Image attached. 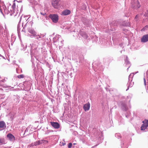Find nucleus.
<instances>
[{
	"label": "nucleus",
	"instance_id": "1",
	"mask_svg": "<svg viewBox=\"0 0 148 148\" xmlns=\"http://www.w3.org/2000/svg\"><path fill=\"white\" fill-rule=\"evenodd\" d=\"M28 31L35 37H36V39H39V38H42L41 40H42L43 39L42 38L45 36L44 34H37L36 32L33 29H29L28 30Z\"/></svg>",
	"mask_w": 148,
	"mask_h": 148
},
{
	"label": "nucleus",
	"instance_id": "2",
	"mask_svg": "<svg viewBox=\"0 0 148 148\" xmlns=\"http://www.w3.org/2000/svg\"><path fill=\"white\" fill-rule=\"evenodd\" d=\"M3 10L5 13V14H8L9 13H10V15H12V14L14 13L16 11V10L12 9L11 8H8V10L6 9V8L5 6H3Z\"/></svg>",
	"mask_w": 148,
	"mask_h": 148
},
{
	"label": "nucleus",
	"instance_id": "3",
	"mask_svg": "<svg viewBox=\"0 0 148 148\" xmlns=\"http://www.w3.org/2000/svg\"><path fill=\"white\" fill-rule=\"evenodd\" d=\"M131 5L132 7L136 9H137L140 7V5L137 0H134L132 1L131 2Z\"/></svg>",
	"mask_w": 148,
	"mask_h": 148
},
{
	"label": "nucleus",
	"instance_id": "4",
	"mask_svg": "<svg viewBox=\"0 0 148 148\" xmlns=\"http://www.w3.org/2000/svg\"><path fill=\"white\" fill-rule=\"evenodd\" d=\"M142 122L143 124L140 127V129L142 131H144L148 127V119H145Z\"/></svg>",
	"mask_w": 148,
	"mask_h": 148
},
{
	"label": "nucleus",
	"instance_id": "5",
	"mask_svg": "<svg viewBox=\"0 0 148 148\" xmlns=\"http://www.w3.org/2000/svg\"><path fill=\"white\" fill-rule=\"evenodd\" d=\"M60 4V0H53L52 2V6L55 8H58Z\"/></svg>",
	"mask_w": 148,
	"mask_h": 148
},
{
	"label": "nucleus",
	"instance_id": "6",
	"mask_svg": "<svg viewBox=\"0 0 148 148\" xmlns=\"http://www.w3.org/2000/svg\"><path fill=\"white\" fill-rule=\"evenodd\" d=\"M134 75V73H131L129 76V82L128 84H129V85L128 86V88L126 89V90L127 91L129 88V87H132L133 84V82L132 83V78Z\"/></svg>",
	"mask_w": 148,
	"mask_h": 148
},
{
	"label": "nucleus",
	"instance_id": "7",
	"mask_svg": "<svg viewBox=\"0 0 148 148\" xmlns=\"http://www.w3.org/2000/svg\"><path fill=\"white\" fill-rule=\"evenodd\" d=\"M49 17L51 19L53 22L55 23L58 22V16L57 14H50Z\"/></svg>",
	"mask_w": 148,
	"mask_h": 148
},
{
	"label": "nucleus",
	"instance_id": "8",
	"mask_svg": "<svg viewBox=\"0 0 148 148\" xmlns=\"http://www.w3.org/2000/svg\"><path fill=\"white\" fill-rule=\"evenodd\" d=\"M29 18L30 17H28L27 16H22L21 17L19 22H21V21H22V26H23V24L24 23H25L26 21H27L29 19Z\"/></svg>",
	"mask_w": 148,
	"mask_h": 148
},
{
	"label": "nucleus",
	"instance_id": "9",
	"mask_svg": "<svg viewBox=\"0 0 148 148\" xmlns=\"http://www.w3.org/2000/svg\"><path fill=\"white\" fill-rule=\"evenodd\" d=\"M53 41L54 42H56L57 41L58 42H62L63 40H62L60 36L57 35L53 38Z\"/></svg>",
	"mask_w": 148,
	"mask_h": 148
},
{
	"label": "nucleus",
	"instance_id": "10",
	"mask_svg": "<svg viewBox=\"0 0 148 148\" xmlns=\"http://www.w3.org/2000/svg\"><path fill=\"white\" fill-rule=\"evenodd\" d=\"M6 127L5 124L3 121H0V131L5 129Z\"/></svg>",
	"mask_w": 148,
	"mask_h": 148
},
{
	"label": "nucleus",
	"instance_id": "11",
	"mask_svg": "<svg viewBox=\"0 0 148 148\" xmlns=\"http://www.w3.org/2000/svg\"><path fill=\"white\" fill-rule=\"evenodd\" d=\"M90 107V104L88 102L87 103L85 104L83 107V108L85 112L88 111Z\"/></svg>",
	"mask_w": 148,
	"mask_h": 148
},
{
	"label": "nucleus",
	"instance_id": "12",
	"mask_svg": "<svg viewBox=\"0 0 148 148\" xmlns=\"http://www.w3.org/2000/svg\"><path fill=\"white\" fill-rule=\"evenodd\" d=\"M141 41L143 42H145L148 41V34L143 36L141 39Z\"/></svg>",
	"mask_w": 148,
	"mask_h": 148
},
{
	"label": "nucleus",
	"instance_id": "13",
	"mask_svg": "<svg viewBox=\"0 0 148 148\" xmlns=\"http://www.w3.org/2000/svg\"><path fill=\"white\" fill-rule=\"evenodd\" d=\"M125 64L128 67L127 70L128 71L129 68L130 67L131 65L130 62L128 61V58L127 56H126L125 58Z\"/></svg>",
	"mask_w": 148,
	"mask_h": 148
},
{
	"label": "nucleus",
	"instance_id": "14",
	"mask_svg": "<svg viewBox=\"0 0 148 148\" xmlns=\"http://www.w3.org/2000/svg\"><path fill=\"white\" fill-rule=\"evenodd\" d=\"M51 125L54 128L58 129L60 127L59 124L57 122H51Z\"/></svg>",
	"mask_w": 148,
	"mask_h": 148
},
{
	"label": "nucleus",
	"instance_id": "15",
	"mask_svg": "<svg viewBox=\"0 0 148 148\" xmlns=\"http://www.w3.org/2000/svg\"><path fill=\"white\" fill-rule=\"evenodd\" d=\"M71 12V11L69 10H66L62 11V13L63 15L66 16L69 14Z\"/></svg>",
	"mask_w": 148,
	"mask_h": 148
},
{
	"label": "nucleus",
	"instance_id": "16",
	"mask_svg": "<svg viewBox=\"0 0 148 148\" xmlns=\"http://www.w3.org/2000/svg\"><path fill=\"white\" fill-rule=\"evenodd\" d=\"M7 137L11 141H14L15 140L14 136L11 134H9L7 135Z\"/></svg>",
	"mask_w": 148,
	"mask_h": 148
},
{
	"label": "nucleus",
	"instance_id": "17",
	"mask_svg": "<svg viewBox=\"0 0 148 148\" xmlns=\"http://www.w3.org/2000/svg\"><path fill=\"white\" fill-rule=\"evenodd\" d=\"M120 25L123 26L127 27L129 26L130 25V23L129 22H127L126 21H125L121 22Z\"/></svg>",
	"mask_w": 148,
	"mask_h": 148
},
{
	"label": "nucleus",
	"instance_id": "18",
	"mask_svg": "<svg viewBox=\"0 0 148 148\" xmlns=\"http://www.w3.org/2000/svg\"><path fill=\"white\" fill-rule=\"evenodd\" d=\"M43 141L41 140L37 141L35 142L34 143V145L36 146L37 145H39L43 143Z\"/></svg>",
	"mask_w": 148,
	"mask_h": 148
},
{
	"label": "nucleus",
	"instance_id": "19",
	"mask_svg": "<svg viewBox=\"0 0 148 148\" xmlns=\"http://www.w3.org/2000/svg\"><path fill=\"white\" fill-rule=\"evenodd\" d=\"M101 132H95L94 134V137H96V138L100 137Z\"/></svg>",
	"mask_w": 148,
	"mask_h": 148
},
{
	"label": "nucleus",
	"instance_id": "20",
	"mask_svg": "<svg viewBox=\"0 0 148 148\" xmlns=\"http://www.w3.org/2000/svg\"><path fill=\"white\" fill-rule=\"evenodd\" d=\"M5 140L3 138H0V145H1L3 144H5Z\"/></svg>",
	"mask_w": 148,
	"mask_h": 148
},
{
	"label": "nucleus",
	"instance_id": "21",
	"mask_svg": "<svg viewBox=\"0 0 148 148\" xmlns=\"http://www.w3.org/2000/svg\"><path fill=\"white\" fill-rule=\"evenodd\" d=\"M34 44H32V46L31 47V55L32 56V55H33L34 53L33 52L34 49H35L37 47H35L34 48L33 46Z\"/></svg>",
	"mask_w": 148,
	"mask_h": 148
},
{
	"label": "nucleus",
	"instance_id": "22",
	"mask_svg": "<svg viewBox=\"0 0 148 148\" xmlns=\"http://www.w3.org/2000/svg\"><path fill=\"white\" fill-rule=\"evenodd\" d=\"M20 22H19L18 24V26H17V31L18 32H20L21 31V28H22V27H23V26H21L20 24Z\"/></svg>",
	"mask_w": 148,
	"mask_h": 148
},
{
	"label": "nucleus",
	"instance_id": "23",
	"mask_svg": "<svg viewBox=\"0 0 148 148\" xmlns=\"http://www.w3.org/2000/svg\"><path fill=\"white\" fill-rule=\"evenodd\" d=\"M29 19L27 21V23L25 24V25L26 26L27 25H28L29 24L31 26H32V24H33V22L32 21H29Z\"/></svg>",
	"mask_w": 148,
	"mask_h": 148
},
{
	"label": "nucleus",
	"instance_id": "24",
	"mask_svg": "<svg viewBox=\"0 0 148 148\" xmlns=\"http://www.w3.org/2000/svg\"><path fill=\"white\" fill-rule=\"evenodd\" d=\"M122 108L123 110H127V108L126 106V105L125 104H123L122 105Z\"/></svg>",
	"mask_w": 148,
	"mask_h": 148
},
{
	"label": "nucleus",
	"instance_id": "25",
	"mask_svg": "<svg viewBox=\"0 0 148 148\" xmlns=\"http://www.w3.org/2000/svg\"><path fill=\"white\" fill-rule=\"evenodd\" d=\"M82 35L85 39H86L88 38V36L85 32L82 33Z\"/></svg>",
	"mask_w": 148,
	"mask_h": 148
},
{
	"label": "nucleus",
	"instance_id": "26",
	"mask_svg": "<svg viewBox=\"0 0 148 148\" xmlns=\"http://www.w3.org/2000/svg\"><path fill=\"white\" fill-rule=\"evenodd\" d=\"M110 25H111V26H117V22L114 21L112 23H111L110 24Z\"/></svg>",
	"mask_w": 148,
	"mask_h": 148
},
{
	"label": "nucleus",
	"instance_id": "27",
	"mask_svg": "<svg viewBox=\"0 0 148 148\" xmlns=\"http://www.w3.org/2000/svg\"><path fill=\"white\" fill-rule=\"evenodd\" d=\"M115 136L118 139L121 138V137L120 134L119 133L116 134Z\"/></svg>",
	"mask_w": 148,
	"mask_h": 148
},
{
	"label": "nucleus",
	"instance_id": "28",
	"mask_svg": "<svg viewBox=\"0 0 148 148\" xmlns=\"http://www.w3.org/2000/svg\"><path fill=\"white\" fill-rule=\"evenodd\" d=\"M11 8L16 10V4L15 3H13V5L11 7Z\"/></svg>",
	"mask_w": 148,
	"mask_h": 148
},
{
	"label": "nucleus",
	"instance_id": "29",
	"mask_svg": "<svg viewBox=\"0 0 148 148\" xmlns=\"http://www.w3.org/2000/svg\"><path fill=\"white\" fill-rule=\"evenodd\" d=\"M24 77V76L23 75V74H22V75H18V76H17V77L18 78H23Z\"/></svg>",
	"mask_w": 148,
	"mask_h": 148
},
{
	"label": "nucleus",
	"instance_id": "30",
	"mask_svg": "<svg viewBox=\"0 0 148 148\" xmlns=\"http://www.w3.org/2000/svg\"><path fill=\"white\" fill-rule=\"evenodd\" d=\"M72 146V144L71 143H69L68 145V147L69 148H71Z\"/></svg>",
	"mask_w": 148,
	"mask_h": 148
},
{
	"label": "nucleus",
	"instance_id": "31",
	"mask_svg": "<svg viewBox=\"0 0 148 148\" xmlns=\"http://www.w3.org/2000/svg\"><path fill=\"white\" fill-rule=\"evenodd\" d=\"M27 47L26 46H25L24 48H23V49H21L22 50H23V51H24L25 50L26 48Z\"/></svg>",
	"mask_w": 148,
	"mask_h": 148
},
{
	"label": "nucleus",
	"instance_id": "32",
	"mask_svg": "<svg viewBox=\"0 0 148 148\" xmlns=\"http://www.w3.org/2000/svg\"><path fill=\"white\" fill-rule=\"evenodd\" d=\"M42 140L43 141V143H47L48 142V141L47 140Z\"/></svg>",
	"mask_w": 148,
	"mask_h": 148
},
{
	"label": "nucleus",
	"instance_id": "33",
	"mask_svg": "<svg viewBox=\"0 0 148 148\" xmlns=\"http://www.w3.org/2000/svg\"><path fill=\"white\" fill-rule=\"evenodd\" d=\"M3 84V82L2 81H0V86H2Z\"/></svg>",
	"mask_w": 148,
	"mask_h": 148
},
{
	"label": "nucleus",
	"instance_id": "34",
	"mask_svg": "<svg viewBox=\"0 0 148 148\" xmlns=\"http://www.w3.org/2000/svg\"><path fill=\"white\" fill-rule=\"evenodd\" d=\"M147 27V26H145V27H144V28H143L142 29H141V31H145V28H146V27Z\"/></svg>",
	"mask_w": 148,
	"mask_h": 148
},
{
	"label": "nucleus",
	"instance_id": "35",
	"mask_svg": "<svg viewBox=\"0 0 148 148\" xmlns=\"http://www.w3.org/2000/svg\"><path fill=\"white\" fill-rule=\"evenodd\" d=\"M40 13L41 15H43V16H45L46 14V13H43L40 12Z\"/></svg>",
	"mask_w": 148,
	"mask_h": 148
},
{
	"label": "nucleus",
	"instance_id": "36",
	"mask_svg": "<svg viewBox=\"0 0 148 148\" xmlns=\"http://www.w3.org/2000/svg\"><path fill=\"white\" fill-rule=\"evenodd\" d=\"M138 15H136L135 17V19L136 20L137 18H138Z\"/></svg>",
	"mask_w": 148,
	"mask_h": 148
},
{
	"label": "nucleus",
	"instance_id": "37",
	"mask_svg": "<svg viewBox=\"0 0 148 148\" xmlns=\"http://www.w3.org/2000/svg\"><path fill=\"white\" fill-rule=\"evenodd\" d=\"M130 14H129L128 13V14H125V16L126 17H128L129 16Z\"/></svg>",
	"mask_w": 148,
	"mask_h": 148
},
{
	"label": "nucleus",
	"instance_id": "38",
	"mask_svg": "<svg viewBox=\"0 0 148 148\" xmlns=\"http://www.w3.org/2000/svg\"><path fill=\"white\" fill-rule=\"evenodd\" d=\"M144 84L146 85V79H145L144 78Z\"/></svg>",
	"mask_w": 148,
	"mask_h": 148
},
{
	"label": "nucleus",
	"instance_id": "39",
	"mask_svg": "<svg viewBox=\"0 0 148 148\" xmlns=\"http://www.w3.org/2000/svg\"><path fill=\"white\" fill-rule=\"evenodd\" d=\"M0 10L1 12L3 14V12H2V11H3V10L1 9L0 7Z\"/></svg>",
	"mask_w": 148,
	"mask_h": 148
},
{
	"label": "nucleus",
	"instance_id": "40",
	"mask_svg": "<svg viewBox=\"0 0 148 148\" xmlns=\"http://www.w3.org/2000/svg\"><path fill=\"white\" fill-rule=\"evenodd\" d=\"M5 30L4 29V30H5V31L6 32V33H7V30H6V26H5Z\"/></svg>",
	"mask_w": 148,
	"mask_h": 148
},
{
	"label": "nucleus",
	"instance_id": "41",
	"mask_svg": "<svg viewBox=\"0 0 148 148\" xmlns=\"http://www.w3.org/2000/svg\"><path fill=\"white\" fill-rule=\"evenodd\" d=\"M97 145H95V146L92 147L91 148H94V147H96V146H97Z\"/></svg>",
	"mask_w": 148,
	"mask_h": 148
},
{
	"label": "nucleus",
	"instance_id": "42",
	"mask_svg": "<svg viewBox=\"0 0 148 148\" xmlns=\"http://www.w3.org/2000/svg\"><path fill=\"white\" fill-rule=\"evenodd\" d=\"M0 56L3 57L1 54H0Z\"/></svg>",
	"mask_w": 148,
	"mask_h": 148
},
{
	"label": "nucleus",
	"instance_id": "43",
	"mask_svg": "<svg viewBox=\"0 0 148 148\" xmlns=\"http://www.w3.org/2000/svg\"><path fill=\"white\" fill-rule=\"evenodd\" d=\"M95 138L96 137H96H94ZM99 137L97 138H96V139H97Z\"/></svg>",
	"mask_w": 148,
	"mask_h": 148
},
{
	"label": "nucleus",
	"instance_id": "44",
	"mask_svg": "<svg viewBox=\"0 0 148 148\" xmlns=\"http://www.w3.org/2000/svg\"><path fill=\"white\" fill-rule=\"evenodd\" d=\"M17 9H18V6H17Z\"/></svg>",
	"mask_w": 148,
	"mask_h": 148
}]
</instances>
